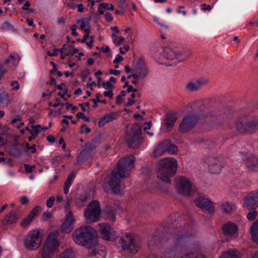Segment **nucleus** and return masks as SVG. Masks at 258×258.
I'll return each mask as SVG.
<instances>
[{
    "label": "nucleus",
    "mask_w": 258,
    "mask_h": 258,
    "mask_svg": "<svg viewBox=\"0 0 258 258\" xmlns=\"http://www.w3.org/2000/svg\"><path fill=\"white\" fill-rule=\"evenodd\" d=\"M177 171V161L174 158H166L161 159L157 165V178L165 183L170 185V178Z\"/></svg>",
    "instance_id": "1"
},
{
    "label": "nucleus",
    "mask_w": 258,
    "mask_h": 258,
    "mask_svg": "<svg viewBox=\"0 0 258 258\" xmlns=\"http://www.w3.org/2000/svg\"><path fill=\"white\" fill-rule=\"evenodd\" d=\"M199 109L198 115L209 116L211 120L217 124H220L226 120L230 114L228 108L221 105L209 110L204 104H201Z\"/></svg>",
    "instance_id": "2"
},
{
    "label": "nucleus",
    "mask_w": 258,
    "mask_h": 258,
    "mask_svg": "<svg viewBox=\"0 0 258 258\" xmlns=\"http://www.w3.org/2000/svg\"><path fill=\"white\" fill-rule=\"evenodd\" d=\"M96 230L89 226H82L76 229L73 234V240L76 243L91 247Z\"/></svg>",
    "instance_id": "3"
},
{
    "label": "nucleus",
    "mask_w": 258,
    "mask_h": 258,
    "mask_svg": "<svg viewBox=\"0 0 258 258\" xmlns=\"http://www.w3.org/2000/svg\"><path fill=\"white\" fill-rule=\"evenodd\" d=\"M142 126L138 123H134L131 127V133L126 132V141L129 148L136 149L140 148L144 138L140 136Z\"/></svg>",
    "instance_id": "4"
},
{
    "label": "nucleus",
    "mask_w": 258,
    "mask_h": 258,
    "mask_svg": "<svg viewBox=\"0 0 258 258\" xmlns=\"http://www.w3.org/2000/svg\"><path fill=\"white\" fill-rule=\"evenodd\" d=\"M115 243L118 247L131 253H136L140 249V245L130 233L124 236H118L114 238Z\"/></svg>",
    "instance_id": "5"
},
{
    "label": "nucleus",
    "mask_w": 258,
    "mask_h": 258,
    "mask_svg": "<svg viewBox=\"0 0 258 258\" xmlns=\"http://www.w3.org/2000/svg\"><path fill=\"white\" fill-rule=\"evenodd\" d=\"M186 237V235L181 233L180 232H175L174 233L167 232L163 234L162 239H161L160 236H155L152 237L148 242V244L150 247L159 246L161 243L168 241L170 238H172L175 243L178 244Z\"/></svg>",
    "instance_id": "6"
},
{
    "label": "nucleus",
    "mask_w": 258,
    "mask_h": 258,
    "mask_svg": "<svg viewBox=\"0 0 258 258\" xmlns=\"http://www.w3.org/2000/svg\"><path fill=\"white\" fill-rule=\"evenodd\" d=\"M135 157L134 156H127L121 158L118 161L115 171L120 178H126L131 170L134 167Z\"/></svg>",
    "instance_id": "7"
},
{
    "label": "nucleus",
    "mask_w": 258,
    "mask_h": 258,
    "mask_svg": "<svg viewBox=\"0 0 258 258\" xmlns=\"http://www.w3.org/2000/svg\"><path fill=\"white\" fill-rule=\"evenodd\" d=\"M24 244L25 248L30 250L37 249L41 243L40 232L37 230L30 231L24 237Z\"/></svg>",
    "instance_id": "8"
},
{
    "label": "nucleus",
    "mask_w": 258,
    "mask_h": 258,
    "mask_svg": "<svg viewBox=\"0 0 258 258\" xmlns=\"http://www.w3.org/2000/svg\"><path fill=\"white\" fill-rule=\"evenodd\" d=\"M100 211V207L98 201H93L90 203L84 211L86 222L91 223L97 221L99 219Z\"/></svg>",
    "instance_id": "9"
},
{
    "label": "nucleus",
    "mask_w": 258,
    "mask_h": 258,
    "mask_svg": "<svg viewBox=\"0 0 258 258\" xmlns=\"http://www.w3.org/2000/svg\"><path fill=\"white\" fill-rule=\"evenodd\" d=\"M236 128L241 133L252 132L258 128V120H249L246 116L240 117L236 122Z\"/></svg>",
    "instance_id": "10"
},
{
    "label": "nucleus",
    "mask_w": 258,
    "mask_h": 258,
    "mask_svg": "<svg viewBox=\"0 0 258 258\" xmlns=\"http://www.w3.org/2000/svg\"><path fill=\"white\" fill-rule=\"evenodd\" d=\"M59 244L55 235L51 233L48 235L45 242L44 246L42 251L43 258H51L54 253Z\"/></svg>",
    "instance_id": "11"
},
{
    "label": "nucleus",
    "mask_w": 258,
    "mask_h": 258,
    "mask_svg": "<svg viewBox=\"0 0 258 258\" xmlns=\"http://www.w3.org/2000/svg\"><path fill=\"white\" fill-rule=\"evenodd\" d=\"M120 178L116 171H113L104 179V188L108 185V188L111 189L114 194H119L120 192Z\"/></svg>",
    "instance_id": "12"
},
{
    "label": "nucleus",
    "mask_w": 258,
    "mask_h": 258,
    "mask_svg": "<svg viewBox=\"0 0 258 258\" xmlns=\"http://www.w3.org/2000/svg\"><path fill=\"white\" fill-rule=\"evenodd\" d=\"M176 189L179 194L183 196H189L191 192V185L189 180L184 177L176 178Z\"/></svg>",
    "instance_id": "13"
},
{
    "label": "nucleus",
    "mask_w": 258,
    "mask_h": 258,
    "mask_svg": "<svg viewBox=\"0 0 258 258\" xmlns=\"http://www.w3.org/2000/svg\"><path fill=\"white\" fill-rule=\"evenodd\" d=\"M200 115L195 112L192 115H188L183 118V120L180 124L178 130L180 132L185 133L190 131L196 124L198 118Z\"/></svg>",
    "instance_id": "14"
},
{
    "label": "nucleus",
    "mask_w": 258,
    "mask_h": 258,
    "mask_svg": "<svg viewBox=\"0 0 258 258\" xmlns=\"http://www.w3.org/2000/svg\"><path fill=\"white\" fill-rule=\"evenodd\" d=\"M204 162L208 165L209 171L213 174L219 173L223 167L222 161L216 157H207L205 159Z\"/></svg>",
    "instance_id": "15"
},
{
    "label": "nucleus",
    "mask_w": 258,
    "mask_h": 258,
    "mask_svg": "<svg viewBox=\"0 0 258 258\" xmlns=\"http://www.w3.org/2000/svg\"><path fill=\"white\" fill-rule=\"evenodd\" d=\"M132 76L135 79H144L148 74V70L143 58H139L136 69L133 71Z\"/></svg>",
    "instance_id": "16"
},
{
    "label": "nucleus",
    "mask_w": 258,
    "mask_h": 258,
    "mask_svg": "<svg viewBox=\"0 0 258 258\" xmlns=\"http://www.w3.org/2000/svg\"><path fill=\"white\" fill-rule=\"evenodd\" d=\"M243 206L249 210L256 209L258 207V191L247 194L243 199Z\"/></svg>",
    "instance_id": "17"
},
{
    "label": "nucleus",
    "mask_w": 258,
    "mask_h": 258,
    "mask_svg": "<svg viewBox=\"0 0 258 258\" xmlns=\"http://www.w3.org/2000/svg\"><path fill=\"white\" fill-rule=\"evenodd\" d=\"M163 55L168 59L172 60L175 58L180 59L182 56L183 59L188 58L189 54H187L184 51H179L175 48L166 47L164 49Z\"/></svg>",
    "instance_id": "18"
},
{
    "label": "nucleus",
    "mask_w": 258,
    "mask_h": 258,
    "mask_svg": "<svg viewBox=\"0 0 258 258\" xmlns=\"http://www.w3.org/2000/svg\"><path fill=\"white\" fill-rule=\"evenodd\" d=\"M196 205L203 211L208 214H212L215 212L213 203L208 199L204 197H199L195 200Z\"/></svg>",
    "instance_id": "19"
},
{
    "label": "nucleus",
    "mask_w": 258,
    "mask_h": 258,
    "mask_svg": "<svg viewBox=\"0 0 258 258\" xmlns=\"http://www.w3.org/2000/svg\"><path fill=\"white\" fill-rule=\"evenodd\" d=\"M96 146L95 143H87L83 150L81 152L77 158L78 162H84L88 159L92 152L95 149Z\"/></svg>",
    "instance_id": "20"
},
{
    "label": "nucleus",
    "mask_w": 258,
    "mask_h": 258,
    "mask_svg": "<svg viewBox=\"0 0 258 258\" xmlns=\"http://www.w3.org/2000/svg\"><path fill=\"white\" fill-rule=\"evenodd\" d=\"M98 231L102 238L105 240H111L113 238L112 229L110 226L104 223L98 225Z\"/></svg>",
    "instance_id": "21"
},
{
    "label": "nucleus",
    "mask_w": 258,
    "mask_h": 258,
    "mask_svg": "<svg viewBox=\"0 0 258 258\" xmlns=\"http://www.w3.org/2000/svg\"><path fill=\"white\" fill-rule=\"evenodd\" d=\"M41 209V207L38 206L34 208L29 213L28 216L21 222L20 225L23 228L27 227L32 222L35 217L39 215Z\"/></svg>",
    "instance_id": "22"
},
{
    "label": "nucleus",
    "mask_w": 258,
    "mask_h": 258,
    "mask_svg": "<svg viewBox=\"0 0 258 258\" xmlns=\"http://www.w3.org/2000/svg\"><path fill=\"white\" fill-rule=\"evenodd\" d=\"M224 235L230 237H236L238 235V228L236 225L232 223L225 224L222 227Z\"/></svg>",
    "instance_id": "23"
},
{
    "label": "nucleus",
    "mask_w": 258,
    "mask_h": 258,
    "mask_svg": "<svg viewBox=\"0 0 258 258\" xmlns=\"http://www.w3.org/2000/svg\"><path fill=\"white\" fill-rule=\"evenodd\" d=\"M169 143H170V140L169 139L161 142L154 150L153 153L154 157H158L164 154L167 151V146Z\"/></svg>",
    "instance_id": "24"
},
{
    "label": "nucleus",
    "mask_w": 258,
    "mask_h": 258,
    "mask_svg": "<svg viewBox=\"0 0 258 258\" xmlns=\"http://www.w3.org/2000/svg\"><path fill=\"white\" fill-rule=\"evenodd\" d=\"M245 163L249 170L256 171L258 169V157L251 155L247 158Z\"/></svg>",
    "instance_id": "25"
},
{
    "label": "nucleus",
    "mask_w": 258,
    "mask_h": 258,
    "mask_svg": "<svg viewBox=\"0 0 258 258\" xmlns=\"http://www.w3.org/2000/svg\"><path fill=\"white\" fill-rule=\"evenodd\" d=\"M177 119V114L175 113H168L164 119L163 125L167 128H172Z\"/></svg>",
    "instance_id": "26"
},
{
    "label": "nucleus",
    "mask_w": 258,
    "mask_h": 258,
    "mask_svg": "<svg viewBox=\"0 0 258 258\" xmlns=\"http://www.w3.org/2000/svg\"><path fill=\"white\" fill-rule=\"evenodd\" d=\"M117 116V113L114 112L106 114L99 120L98 125L100 127H103L106 123L115 119Z\"/></svg>",
    "instance_id": "27"
},
{
    "label": "nucleus",
    "mask_w": 258,
    "mask_h": 258,
    "mask_svg": "<svg viewBox=\"0 0 258 258\" xmlns=\"http://www.w3.org/2000/svg\"><path fill=\"white\" fill-rule=\"evenodd\" d=\"M19 218V216L16 211H13L5 216L3 219V223L4 225L13 224L16 222Z\"/></svg>",
    "instance_id": "28"
},
{
    "label": "nucleus",
    "mask_w": 258,
    "mask_h": 258,
    "mask_svg": "<svg viewBox=\"0 0 258 258\" xmlns=\"http://www.w3.org/2000/svg\"><path fill=\"white\" fill-rule=\"evenodd\" d=\"M18 145L19 143L16 141L13 143L12 147L8 149V152L10 155L17 158H19L21 156L22 151L18 147Z\"/></svg>",
    "instance_id": "29"
},
{
    "label": "nucleus",
    "mask_w": 258,
    "mask_h": 258,
    "mask_svg": "<svg viewBox=\"0 0 258 258\" xmlns=\"http://www.w3.org/2000/svg\"><path fill=\"white\" fill-rule=\"evenodd\" d=\"M10 102L9 94L5 89L2 87L0 88V105L6 107Z\"/></svg>",
    "instance_id": "30"
},
{
    "label": "nucleus",
    "mask_w": 258,
    "mask_h": 258,
    "mask_svg": "<svg viewBox=\"0 0 258 258\" xmlns=\"http://www.w3.org/2000/svg\"><path fill=\"white\" fill-rule=\"evenodd\" d=\"M240 253L236 249H230L225 252L220 258H240Z\"/></svg>",
    "instance_id": "31"
},
{
    "label": "nucleus",
    "mask_w": 258,
    "mask_h": 258,
    "mask_svg": "<svg viewBox=\"0 0 258 258\" xmlns=\"http://www.w3.org/2000/svg\"><path fill=\"white\" fill-rule=\"evenodd\" d=\"M89 253L90 258H105V252L102 250L97 249V248H91Z\"/></svg>",
    "instance_id": "32"
},
{
    "label": "nucleus",
    "mask_w": 258,
    "mask_h": 258,
    "mask_svg": "<svg viewBox=\"0 0 258 258\" xmlns=\"http://www.w3.org/2000/svg\"><path fill=\"white\" fill-rule=\"evenodd\" d=\"M91 20V17H83L81 19L77 20V23H81L80 28V29L84 31L86 29H90V22Z\"/></svg>",
    "instance_id": "33"
},
{
    "label": "nucleus",
    "mask_w": 258,
    "mask_h": 258,
    "mask_svg": "<svg viewBox=\"0 0 258 258\" xmlns=\"http://www.w3.org/2000/svg\"><path fill=\"white\" fill-rule=\"evenodd\" d=\"M250 230L252 240L258 243V220L253 223Z\"/></svg>",
    "instance_id": "34"
},
{
    "label": "nucleus",
    "mask_w": 258,
    "mask_h": 258,
    "mask_svg": "<svg viewBox=\"0 0 258 258\" xmlns=\"http://www.w3.org/2000/svg\"><path fill=\"white\" fill-rule=\"evenodd\" d=\"M222 211L225 213H230L235 209V205L232 203H225L221 205Z\"/></svg>",
    "instance_id": "35"
},
{
    "label": "nucleus",
    "mask_w": 258,
    "mask_h": 258,
    "mask_svg": "<svg viewBox=\"0 0 258 258\" xmlns=\"http://www.w3.org/2000/svg\"><path fill=\"white\" fill-rule=\"evenodd\" d=\"M105 212L107 214V218L111 221H114L115 219V212L110 208H106Z\"/></svg>",
    "instance_id": "36"
},
{
    "label": "nucleus",
    "mask_w": 258,
    "mask_h": 258,
    "mask_svg": "<svg viewBox=\"0 0 258 258\" xmlns=\"http://www.w3.org/2000/svg\"><path fill=\"white\" fill-rule=\"evenodd\" d=\"M73 229V225L69 223L64 222L61 226V231L64 233H70Z\"/></svg>",
    "instance_id": "37"
},
{
    "label": "nucleus",
    "mask_w": 258,
    "mask_h": 258,
    "mask_svg": "<svg viewBox=\"0 0 258 258\" xmlns=\"http://www.w3.org/2000/svg\"><path fill=\"white\" fill-rule=\"evenodd\" d=\"M196 81L189 82L186 85V89L190 91H196L199 89Z\"/></svg>",
    "instance_id": "38"
},
{
    "label": "nucleus",
    "mask_w": 258,
    "mask_h": 258,
    "mask_svg": "<svg viewBox=\"0 0 258 258\" xmlns=\"http://www.w3.org/2000/svg\"><path fill=\"white\" fill-rule=\"evenodd\" d=\"M74 251L72 248H69L65 250L61 254V258H73Z\"/></svg>",
    "instance_id": "39"
},
{
    "label": "nucleus",
    "mask_w": 258,
    "mask_h": 258,
    "mask_svg": "<svg viewBox=\"0 0 258 258\" xmlns=\"http://www.w3.org/2000/svg\"><path fill=\"white\" fill-rule=\"evenodd\" d=\"M66 44H64L62 46V47L61 49L59 48H55L53 49L54 53H51L50 51H48L47 52V54L48 55L50 56H54L57 55L56 52L59 51L60 52L61 54H64V49H65Z\"/></svg>",
    "instance_id": "40"
},
{
    "label": "nucleus",
    "mask_w": 258,
    "mask_h": 258,
    "mask_svg": "<svg viewBox=\"0 0 258 258\" xmlns=\"http://www.w3.org/2000/svg\"><path fill=\"white\" fill-rule=\"evenodd\" d=\"M65 222H66L67 223H69L73 225L74 222H75V218L73 215V213L71 210L68 212V214L66 216Z\"/></svg>",
    "instance_id": "41"
},
{
    "label": "nucleus",
    "mask_w": 258,
    "mask_h": 258,
    "mask_svg": "<svg viewBox=\"0 0 258 258\" xmlns=\"http://www.w3.org/2000/svg\"><path fill=\"white\" fill-rule=\"evenodd\" d=\"M196 82L197 83L199 89L203 86L206 85L208 83V80L204 79L203 78H201L197 80Z\"/></svg>",
    "instance_id": "42"
},
{
    "label": "nucleus",
    "mask_w": 258,
    "mask_h": 258,
    "mask_svg": "<svg viewBox=\"0 0 258 258\" xmlns=\"http://www.w3.org/2000/svg\"><path fill=\"white\" fill-rule=\"evenodd\" d=\"M167 151L171 153H176L178 152V148L175 145L171 144L170 143L167 146Z\"/></svg>",
    "instance_id": "43"
},
{
    "label": "nucleus",
    "mask_w": 258,
    "mask_h": 258,
    "mask_svg": "<svg viewBox=\"0 0 258 258\" xmlns=\"http://www.w3.org/2000/svg\"><path fill=\"white\" fill-rule=\"evenodd\" d=\"M253 211L249 212L247 214V218L249 220H253L258 215V212L254 210H252Z\"/></svg>",
    "instance_id": "44"
},
{
    "label": "nucleus",
    "mask_w": 258,
    "mask_h": 258,
    "mask_svg": "<svg viewBox=\"0 0 258 258\" xmlns=\"http://www.w3.org/2000/svg\"><path fill=\"white\" fill-rule=\"evenodd\" d=\"M100 6L104 9L113 11L114 10L113 5L111 4H108L106 3H101Z\"/></svg>",
    "instance_id": "45"
},
{
    "label": "nucleus",
    "mask_w": 258,
    "mask_h": 258,
    "mask_svg": "<svg viewBox=\"0 0 258 258\" xmlns=\"http://www.w3.org/2000/svg\"><path fill=\"white\" fill-rule=\"evenodd\" d=\"M91 32L90 29H86L84 30V35L83 37V39L81 40L82 43H85L87 41V39L89 37V35Z\"/></svg>",
    "instance_id": "46"
},
{
    "label": "nucleus",
    "mask_w": 258,
    "mask_h": 258,
    "mask_svg": "<svg viewBox=\"0 0 258 258\" xmlns=\"http://www.w3.org/2000/svg\"><path fill=\"white\" fill-rule=\"evenodd\" d=\"M55 197L51 196L48 198L46 202V206L47 207L50 208L53 207L54 204Z\"/></svg>",
    "instance_id": "47"
},
{
    "label": "nucleus",
    "mask_w": 258,
    "mask_h": 258,
    "mask_svg": "<svg viewBox=\"0 0 258 258\" xmlns=\"http://www.w3.org/2000/svg\"><path fill=\"white\" fill-rule=\"evenodd\" d=\"M91 131V129L87 126L86 124H83L81 126V131L80 133L81 134L85 133L88 134L90 133Z\"/></svg>",
    "instance_id": "48"
},
{
    "label": "nucleus",
    "mask_w": 258,
    "mask_h": 258,
    "mask_svg": "<svg viewBox=\"0 0 258 258\" xmlns=\"http://www.w3.org/2000/svg\"><path fill=\"white\" fill-rule=\"evenodd\" d=\"M74 176L75 175L73 173L70 174L65 182L64 185L70 186L72 184V181Z\"/></svg>",
    "instance_id": "49"
},
{
    "label": "nucleus",
    "mask_w": 258,
    "mask_h": 258,
    "mask_svg": "<svg viewBox=\"0 0 258 258\" xmlns=\"http://www.w3.org/2000/svg\"><path fill=\"white\" fill-rule=\"evenodd\" d=\"M101 96V95L100 93H97L96 95V99H92V101L94 103L93 107L96 108L97 107V102H100V97Z\"/></svg>",
    "instance_id": "50"
},
{
    "label": "nucleus",
    "mask_w": 258,
    "mask_h": 258,
    "mask_svg": "<svg viewBox=\"0 0 258 258\" xmlns=\"http://www.w3.org/2000/svg\"><path fill=\"white\" fill-rule=\"evenodd\" d=\"M102 87L106 90L112 89L113 88V85L111 84L109 81L102 83Z\"/></svg>",
    "instance_id": "51"
},
{
    "label": "nucleus",
    "mask_w": 258,
    "mask_h": 258,
    "mask_svg": "<svg viewBox=\"0 0 258 258\" xmlns=\"http://www.w3.org/2000/svg\"><path fill=\"white\" fill-rule=\"evenodd\" d=\"M77 117L78 118H82V119H84L85 121H90V118L89 117H87L85 115L84 113H83V112H78L77 114Z\"/></svg>",
    "instance_id": "52"
},
{
    "label": "nucleus",
    "mask_w": 258,
    "mask_h": 258,
    "mask_svg": "<svg viewBox=\"0 0 258 258\" xmlns=\"http://www.w3.org/2000/svg\"><path fill=\"white\" fill-rule=\"evenodd\" d=\"M25 146L27 150H31V152L32 153H35L36 152V146L35 144H33L32 146H30L28 143H26Z\"/></svg>",
    "instance_id": "53"
},
{
    "label": "nucleus",
    "mask_w": 258,
    "mask_h": 258,
    "mask_svg": "<svg viewBox=\"0 0 258 258\" xmlns=\"http://www.w3.org/2000/svg\"><path fill=\"white\" fill-rule=\"evenodd\" d=\"M73 45H69L67 46L66 44L65 49H64V54L66 56H68L69 55H71V48H73Z\"/></svg>",
    "instance_id": "54"
},
{
    "label": "nucleus",
    "mask_w": 258,
    "mask_h": 258,
    "mask_svg": "<svg viewBox=\"0 0 258 258\" xmlns=\"http://www.w3.org/2000/svg\"><path fill=\"white\" fill-rule=\"evenodd\" d=\"M20 59V57L19 55H17L16 57L14 55L11 54L9 56V58L6 60V62L8 63L9 62V61H10L11 60H17V61H19Z\"/></svg>",
    "instance_id": "55"
},
{
    "label": "nucleus",
    "mask_w": 258,
    "mask_h": 258,
    "mask_svg": "<svg viewBox=\"0 0 258 258\" xmlns=\"http://www.w3.org/2000/svg\"><path fill=\"white\" fill-rule=\"evenodd\" d=\"M51 217V214L48 211L45 212L42 214V219L44 221H47L48 219L50 218Z\"/></svg>",
    "instance_id": "56"
},
{
    "label": "nucleus",
    "mask_w": 258,
    "mask_h": 258,
    "mask_svg": "<svg viewBox=\"0 0 258 258\" xmlns=\"http://www.w3.org/2000/svg\"><path fill=\"white\" fill-rule=\"evenodd\" d=\"M25 169L26 172L28 173H30L32 172V169L35 168V166H31L29 164L24 165Z\"/></svg>",
    "instance_id": "57"
},
{
    "label": "nucleus",
    "mask_w": 258,
    "mask_h": 258,
    "mask_svg": "<svg viewBox=\"0 0 258 258\" xmlns=\"http://www.w3.org/2000/svg\"><path fill=\"white\" fill-rule=\"evenodd\" d=\"M3 27L9 30H13L14 29V26L8 22H5L3 24Z\"/></svg>",
    "instance_id": "58"
},
{
    "label": "nucleus",
    "mask_w": 258,
    "mask_h": 258,
    "mask_svg": "<svg viewBox=\"0 0 258 258\" xmlns=\"http://www.w3.org/2000/svg\"><path fill=\"white\" fill-rule=\"evenodd\" d=\"M31 127L32 128L34 129V130H33V131H34V133L37 136V135L40 133V128L41 127L40 125H32Z\"/></svg>",
    "instance_id": "59"
},
{
    "label": "nucleus",
    "mask_w": 258,
    "mask_h": 258,
    "mask_svg": "<svg viewBox=\"0 0 258 258\" xmlns=\"http://www.w3.org/2000/svg\"><path fill=\"white\" fill-rule=\"evenodd\" d=\"M77 28V25H73L71 27V30L72 31V34L73 36H77L78 35V33L76 32V29Z\"/></svg>",
    "instance_id": "60"
},
{
    "label": "nucleus",
    "mask_w": 258,
    "mask_h": 258,
    "mask_svg": "<svg viewBox=\"0 0 258 258\" xmlns=\"http://www.w3.org/2000/svg\"><path fill=\"white\" fill-rule=\"evenodd\" d=\"M181 258H203L201 256H197L194 253H187L183 256Z\"/></svg>",
    "instance_id": "61"
},
{
    "label": "nucleus",
    "mask_w": 258,
    "mask_h": 258,
    "mask_svg": "<svg viewBox=\"0 0 258 258\" xmlns=\"http://www.w3.org/2000/svg\"><path fill=\"white\" fill-rule=\"evenodd\" d=\"M11 86H14V90H18L20 88V86L18 84V82L17 81H12L10 84Z\"/></svg>",
    "instance_id": "62"
},
{
    "label": "nucleus",
    "mask_w": 258,
    "mask_h": 258,
    "mask_svg": "<svg viewBox=\"0 0 258 258\" xmlns=\"http://www.w3.org/2000/svg\"><path fill=\"white\" fill-rule=\"evenodd\" d=\"M50 63L52 66V69L50 71V74L51 75H52V74H53V73L54 72L57 71L56 66L55 63L53 61H51L50 62Z\"/></svg>",
    "instance_id": "63"
},
{
    "label": "nucleus",
    "mask_w": 258,
    "mask_h": 258,
    "mask_svg": "<svg viewBox=\"0 0 258 258\" xmlns=\"http://www.w3.org/2000/svg\"><path fill=\"white\" fill-rule=\"evenodd\" d=\"M105 18L107 22H111L113 20V17L110 13H107L105 15Z\"/></svg>",
    "instance_id": "64"
}]
</instances>
